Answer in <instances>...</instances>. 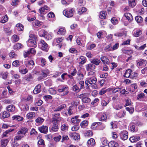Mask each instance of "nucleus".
Returning <instances> with one entry per match:
<instances>
[{"instance_id":"obj_1","label":"nucleus","mask_w":147,"mask_h":147,"mask_svg":"<svg viewBox=\"0 0 147 147\" xmlns=\"http://www.w3.org/2000/svg\"><path fill=\"white\" fill-rule=\"evenodd\" d=\"M57 90L59 92H63V95H66L68 93L69 88L66 85H62L58 86Z\"/></svg>"},{"instance_id":"obj_2","label":"nucleus","mask_w":147,"mask_h":147,"mask_svg":"<svg viewBox=\"0 0 147 147\" xmlns=\"http://www.w3.org/2000/svg\"><path fill=\"white\" fill-rule=\"evenodd\" d=\"M79 97L82 99V102L84 103H89L91 101V99L87 96V94H80L79 96Z\"/></svg>"},{"instance_id":"obj_3","label":"nucleus","mask_w":147,"mask_h":147,"mask_svg":"<svg viewBox=\"0 0 147 147\" xmlns=\"http://www.w3.org/2000/svg\"><path fill=\"white\" fill-rule=\"evenodd\" d=\"M38 46L39 47L43 50L46 51H47L48 50V45L43 40H41L38 43Z\"/></svg>"},{"instance_id":"obj_4","label":"nucleus","mask_w":147,"mask_h":147,"mask_svg":"<svg viewBox=\"0 0 147 147\" xmlns=\"http://www.w3.org/2000/svg\"><path fill=\"white\" fill-rule=\"evenodd\" d=\"M52 123L51 126L50 127V130L51 132H56L59 129V125L58 123H56L55 122H53L52 121Z\"/></svg>"},{"instance_id":"obj_5","label":"nucleus","mask_w":147,"mask_h":147,"mask_svg":"<svg viewBox=\"0 0 147 147\" xmlns=\"http://www.w3.org/2000/svg\"><path fill=\"white\" fill-rule=\"evenodd\" d=\"M75 9L73 8L66 9L63 11V13L66 17L70 18L73 16V13L75 11Z\"/></svg>"},{"instance_id":"obj_6","label":"nucleus","mask_w":147,"mask_h":147,"mask_svg":"<svg viewBox=\"0 0 147 147\" xmlns=\"http://www.w3.org/2000/svg\"><path fill=\"white\" fill-rule=\"evenodd\" d=\"M97 80L96 78L94 76L88 78L86 79L85 83L88 86V83L90 84H94L96 82Z\"/></svg>"},{"instance_id":"obj_7","label":"nucleus","mask_w":147,"mask_h":147,"mask_svg":"<svg viewBox=\"0 0 147 147\" xmlns=\"http://www.w3.org/2000/svg\"><path fill=\"white\" fill-rule=\"evenodd\" d=\"M119 134L120 139L123 140H126L128 138V133L125 130L121 131Z\"/></svg>"},{"instance_id":"obj_8","label":"nucleus","mask_w":147,"mask_h":147,"mask_svg":"<svg viewBox=\"0 0 147 147\" xmlns=\"http://www.w3.org/2000/svg\"><path fill=\"white\" fill-rule=\"evenodd\" d=\"M28 47H36L37 46L36 42V40L29 39L27 42Z\"/></svg>"},{"instance_id":"obj_9","label":"nucleus","mask_w":147,"mask_h":147,"mask_svg":"<svg viewBox=\"0 0 147 147\" xmlns=\"http://www.w3.org/2000/svg\"><path fill=\"white\" fill-rule=\"evenodd\" d=\"M86 70L88 71H91L94 70L95 68V66L92 64L90 63L86 65Z\"/></svg>"},{"instance_id":"obj_10","label":"nucleus","mask_w":147,"mask_h":147,"mask_svg":"<svg viewBox=\"0 0 147 147\" xmlns=\"http://www.w3.org/2000/svg\"><path fill=\"white\" fill-rule=\"evenodd\" d=\"M38 130L42 133L47 134L48 132V127L47 126L42 125L38 127Z\"/></svg>"},{"instance_id":"obj_11","label":"nucleus","mask_w":147,"mask_h":147,"mask_svg":"<svg viewBox=\"0 0 147 147\" xmlns=\"http://www.w3.org/2000/svg\"><path fill=\"white\" fill-rule=\"evenodd\" d=\"M87 145L88 147H93L95 145L94 140L91 138L88 141Z\"/></svg>"},{"instance_id":"obj_12","label":"nucleus","mask_w":147,"mask_h":147,"mask_svg":"<svg viewBox=\"0 0 147 147\" xmlns=\"http://www.w3.org/2000/svg\"><path fill=\"white\" fill-rule=\"evenodd\" d=\"M34 62L32 60L28 61L26 64V67L30 68V69H32L34 67Z\"/></svg>"},{"instance_id":"obj_13","label":"nucleus","mask_w":147,"mask_h":147,"mask_svg":"<svg viewBox=\"0 0 147 147\" xmlns=\"http://www.w3.org/2000/svg\"><path fill=\"white\" fill-rule=\"evenodd\" d=\"M28 129L26 127H22L21 128V129L19 131L17 134L18 135L22 134V136H24L25 134L28 132Z\"/></svg>"},{"instance_id":"obj_14","label":"nucleus","mask_w":147,"mask_h":147,"mask_svg":"<svg viewBox=\"0 0 147 147\" xmlns=\"http://www.w3.org/2000/svg\"><path fill=\"white\" fill-rule=\"evenodd\" d=\"M79 117L78 116H76L72 118L71 120V122L75 124H78L80 121V120L78 119Z\"/></svg>"},{"instance_id":"obj_15","label":"nucleus","mask_w":147,"mask_h":147,"mask_svg":"<svg viewBox=\"0 0 147 147\" xmlns=\"http://www.w3.org/2000/svg\"><path fill=\"white\" fill-rule=\"evenodd\" d=\"M66 32V30L64 27H61L59 28L57 32V34L59 35H65Z\"/></svg>"},{"instance_id":"obj_16","label":"nucleus","mask_w":147,"mask_h":147,"mask_svg":"<svg viewBox=\"0 0 147 147\" xmlns=\"http://www.w3.org/2000/svg\"><path fill=\"white\" fill-rule=\"evenodd\" d=\"M74 140H78L80 138V135L78 133H73L70 134L69 135Z\"/></svg>"},{"instance_id":"obj_17","label":"nucleus","mask_w":147,"mask_h":147,"mask_svg":"<svg viewBox=\"0 0 147 147\" xmlns=\"http://www.w3.org/2000/svg\"><path fill=\"white\" fill-rule=\"evenodd\" d=\"M66 105L65 104H62L54 110V112L60 111L66 107Z\"/></svg>"},{"instance_id":"obj_18","label":"nucleus","mask_w":147,"mask_h":147,"mask_svg":"<svg viewBox=\"0 0 147 147\" xmlns=\"http://www.w3.org/2000/svg\"><path fill=\"white\" fill-rule=\"evenodd\" d=\"M91 62L93 64H94L96 65H98L100 62V61L98 58H94L92 59Z\"/></svg>"},{"instance_id":"obj_19","label":"nucleus","mask_w":147,"mask_h":147,"mask_svg":"<svg viewBox=\"0 0 147 147\" xmlns=\"http://www.w3.org/2000/svg\"><path fill=\"white\" fill-rule=\"evenodd\" d=\"M35 114L34 112H30L28 113L26 115L27 119H33L35 116Z\"/></svg>"},{"instance_id":"obj_20","label":"nucleus","mask_w":147,"mask_h":147,"mask_svg":"<svg viewBox=\"0 0 147 147\" xmlns=\"http://www.w3.org/2000/svg\"><path fill=\"white\" fill-rule=\"evenodd\" d=\"M41 86L40 84L37 85L33 91V93L34 94H37L39 93L40 91Z\"/></svg>"},{"instance_id":"obj_21","label":"nucleus","mask_w":147,"mask_h":147,"mask_svg":"<svg viewBox=\"0 0 147 147\" xmlns=\"http://www.w3.org/2000/svg\"><path fill=\"white\" fill-rule=\"evenodd\" d=\"M100 60L104 64H108L109 63V60L106 57H100Z\"/></svg>"},{"instance_id":"obj_22","label":"nucleus","mask_w":147,"mask_h":147,"mask_svg":"<svg viewBox=\"0 0 147 147\" xmlns=\"http://www.w3.org/2000/svg\"><path fill=\"white\" fill-rule=\"evenodd\" d=\"M146 64V60L141 59L137 63V64L140 66H141L145 65Z\"/></svg>"},{"instance_id":"obj_23","label":"nucleus","mask_w":147,"mask_h":147,"mask_svg":"<svg viewBox=\"0 0 147 147\" xmlns=\"http://www.w3.org/2000/svg\"><path fill=\"white\" fill-rule=\"evenodd\" d=\"M13 120H15L18 121H21L24 119L23 117L20 115H14L12 117Z\"/></svg>"},{"instance_id":"obj_24","label":"nucleus","mask_w":147,"mask_h":147,"mask_svg":"<svg viewBox=\"0 0 147 147\" xmlns=\"http://www.w3.org/2000/svg\"><path fill=\"white\" fill-rule=\"evenodd\" d=\"M44 120L43 118L39 117L36 119L35 121L37 124L39 125L42 124Z\"/></svg>"},{"instance_id":"obj_25","label":"nucleus","mask_w":147,"mask_h":147,"mask_svg":"<svg viewBox=\"0 0 147 147\" xmlns=\"http://www.w3.org/2000/svg\"><path fill=\"white\" fill-rule=\"evenodd\" d=\"M108 146L109 147H118V144L115 141H111L109 143Z\"/></svg>"},{"instance_id":"obj_26","label":"nucleus","mask_w":147,"mask_h":147,"mask_svg":"<svg viewBox=\"0 0 147 147\" xmlns=\"http://www.w3.org/2000/svg\"><path fill=\"white\" fill-rule=\"evenodd\" d=\"M124 16L129 22L133 20L132 16L130 13H125Z\"/></svg>"},{"instance_id":"obj_27","label":"nucleus","mask_w":147,"mask_h":147,"mask_svg":"<svg viewBox=\"0 0 147 147\" xmlns=\"http://www.w3.org/2000/svg\"><path fill=\"white\" fill-rule=\"evenodd\" d=\"M79 61L80 62H79V63L83 65L86 62V59L85 57L82 56L80 57Z\"/></svg>"},{"instance_id":"obj_28","label":"nucleus","mask_w":147,"mask_h":147,"mask_svg":"<svg viewBox=\"0 0 147 147\" xmlns=\"http://www.w3.org/2000/svg\"><path fill=\"white\" fill-rule=\"evenodd\" d=\"M6 109L7 111L9 112H13L15 110V107L13 105H11L7 106Z\"/></svg>"},{"instance_id":"obj_29","label":"nucleus","mask_w":147,"mask_h":147,"mask_svg":"<svg viewBox=\"0 0 147 147\" xmlns=\"http://www.w3.org/2000/svg\"><path fill=\"white\" fill-rule=\"evenodd\" d=\"M131 71H132L130 69L126 70L124 75V76L127 78H130Z\"/></svg>"},{"instance_id":"obj_30","label":"nucleus","mask_w":147,"mask_h":147,"mask_svg":"<svg viewBox=\"0 0 147 147\" xmlns=\"http://www.w3.org/2000/svg\"><path fill=\"white\" fill-rule=\"evenodd\" d=\"M104 50L106 52L112 51L111 44H110L106 46L104 48Z\"/></svg>"},{"instance_id":"obj_31","label":"nucleus","mask_w":147,"mask_h":147,"mask_svg":"<svg viewBox=\"0 0 147 147\" xmlns=\"http://www.w3.org/2000/svg\"><path fill=\"white\" fill-rule=\"evenodd\" d=\"M73 90L76 92H79L81 89L80 88L77 84L74 85L72 87Z\"/></svg>"},{"instance_id":"obj_32","label":"nucleus","mask_w":147,"mask_h":147,"mask_svg":"<svg viewBox=\"0 0 147 147\" xmlns=\"http://www.w3.org/2000/svg\"><path fill=\"white\" fill-rule=\"evenodd\" d=\"M48 9L49 8L47 6H45L44 7H42L39 9V11L40 13L42 14L46 12V10H48Z\"/></svg>"},{"instance_id":"obj_33","label":"nucleus","mask_w":147,"mask_h":147,"mask_svg":"<svg viewBox=\"0 0 147 147\" xmlns=\"http://www.w3.org/2000/svg\"><path fill=\"white\" fill-rule=\"evenodd\" d=\"M87 9L85 7H81L78 10V14L80 15H82L83 13L86 11Z\"/></svg>"},{"instance_id":"obj_34","label":"nucleus","mask_w":147,"mask_h":147,"mask_svg":"<svg viewBox=\"0 0 147 147\" xmlns=\"http://www.w3.org/2000/svg\"><path fill=\"white\" fill-rule=\"evenodd\" d=\"M23 47V46L20 43H18L13 46V49H18L22 48Z\"/></svg>"},{"instance_id":"obj_35","label":"nucleus","mask_w":147,"mask_h":147,"mask_svg":"<svg viewBox=\"0 0 147 147\" xmlns=\"http://www.w3.org/2000/svg\"><path fill=\"white\" fill-rule=\"evenodd\" d=\"M140 140V137L139 136H135L130 137L129 140L132 142L138 141Z\"/></svg>"},{"instance_id":"obj_36","label":"nucleus","mask_w":147,"mask_h":147,"mask_svg":"<svg viewBox=\"0 0 147 147\" xmlns=\"http://www.w3.org/2000/svg\"><path fill=\"white\" fill-rule=\"evenodd\" d=\"M107 15L106 12L105 11H101L99 15L100 18L103 19L105 18Z\"/></svg>"},{"instance_id":"obj_37","label":"nucleus","mask_w":147,"mask_h":147,"mask_svg":"<svg viewBox=\"0 0 147 147\" xmlns=\"http://www.w3.org/2000/svg\"><path fill=\"white\" fill-rule=\"evenodd\" d=\"M77 79L78 80H82L84 78V76L81 71H79L78 73Z\"/></svg>"},{"instance_id":"obj_38","label":"nucleus","mask_w":147,"mask_h":147,"mask_svg":"<svg viewBox=\"0 0 147 147\" xmlns=\"http://www.w3.org/2000/svg\"><path fill=\"white\" fill-rule=\"evenodd\" d=\"M52 119V121L55 122L56 123H58L62 120L63 118L61 117H58L56 118H53Z\"/></svg>"},{"instance_id":"obj_39","label":"nucleus","mask_w":147,"mask_h":147,"mask_svg":"<svg viewBox=\"0 0 147 147\" xmlns=\"http://www.w3.org/2000/svg\"><path fill=\"white\" fill-rule=\"evenodd\" d=\"M135 20L138 23H142L143 21V19L142 18L139 16L136 17Z\"/></svg>"},{"instance_id":"obj_40","label":"nucleus","mask_w":147,"mask_h":147,"mask_svg":"<svg viewBox=\"0 0 147 147\" xmlns=\"http://www.w3.org/2000/svg\"><path fill=\"white\" fill-rule=\"evenodd\" d=\"M144 97V93L141 92L138 95L137 99L138 100L140 101H142V99Z\"/></svg>"},{"instance_id":"obj_41","label":"nucleus","mask_w":147,"mask_h":147,"mask_svg":"<svg viewBox=\"0 0 147 147\" xmlns=\"http://www.w3.org/2000/svg\"><path fill=\"white\" fill-rule=\"evenodd\" d=\"M18 30L19 31H23L24 29L23 26L21 24H18L16 25Z\"/></svg>"},{"instance_id":"obj_42","label":"nucleus","mask_w":147,"mask_h":147,"mask_svg":"<svg viewBox=\"0 0 147 147\" xmlns=\"http://www.w3.org/2000/svg\"><path fill=\"white\" fill-rule=\"evenodd\" d=\"M129 6L132 7H134L136 5L135 0H129Z\"/></svg>"},{"instance_id":"obj_43","label":"nucleus","mask_w":147,"mask_h":147,"mask_svg":"<svg viewBox=\"0 0 147 147\" xmlns=\"http://www.w3.org/2000/svg\"><path fill=\"white\" fill-rule=\"evenodd\" d=\"M146 44H145L139 47L137 45H135V48L138 50H143L146 47Z\"/></svg>"},{"instance_id":"obj_44","label":"nucleus","mask_w":147,"mask_h":147,"mask_svg":"<svg viewBox=\"0 0 147 147\" xmlns=\"http://www.w3.org/2000/svg\"><path fill=\"white\" fill-rule=\"evenodd\" d=\"M42 23V22H40L38 20H36L33 23V25L35 27H38L41 26Z\"/></svg>"},{"instance_id":"obj_45","label":"nucleus","mask_w":147,"mask_h":147,"mask_svg":"<svg viewBox=\"0 0 147 147\" xmlns=\"http://www.w3.org/2000/svg\"><path fill=\"white\" fill-rule=\"evenodd\" d=\"M8 73L7 72H2L0 73V77H2L3 79H6Z\"/></svg>"},{"instance_id":"obj_46","label":"nucleus","mask_w":147,"mask_h":147,"mask_svg":"<svg viewBox=\"0 0 147 147\" xmlns=\"http://www.w3.org/2000/svg\"><path fill=\"white\" fill-rule=\"evenodd\" d=\"M68 126L67 124H62L61 127V130L63 131H67L68 129Z\"/></svg>"},{"instance_id":"obj_47","label":"nucleus","mask_w":147,"mask_h":147,"mask_svg":"<svg viewBox=\"0 0 147 147\" xmlns=\"http://www.w3.org/2000/svg\"><path fill=\"white\" fill-rule=\"evenodd\" d=\"M130 88L132 90H131L130 91L131 92L134 91L137 88V87L136 84H134L131 85L130 86Z\"/></svg>"},{"instance_id":"obj_48","label":"nucleus","mask_w":147,"mask_h":147,"mask_svg":"<svg viewBox=\"0 0 147 147\" xmlns=\"http://www.w3.org/2000/svg\"><path fill=\"white\" fill-rule=\"evenodd\" d=\"M88 124V123L87 121L86 120L83 121L80 123V125L81 127L82 128H84L85 127L87 126Z\"/></svg>"},{"instance_id":"obj_49","label":"nucleus","mask_w":147,"mask_h":147,"mask_svg":"<svg viewBox=\"0 0 147 147\" xmlns=\"http://www.w3.org/2000/svg\"><path fill=\"white\" fill-rule=\"evenodd\" d=\"M8 140L7 139L2 140H1V145L3 146H5L8 142Z\"/></svg>"},{"instance_id":"obj_50","label":"nucleus","mask_w":147,"mask_h":147,"mask_svg":"<svg viewBox=\"0 0 147 147\" xmlns=\"http://www.w3.org/2000/svg\"><path fill=\"white\" fill-rule=\"evenodd\" d=\"M19 37L17 35H14L12 37V41L13 42H17L19 40Z\"/></svg>"},{"instance_id":"obj_51","label":"nucleus","mask_w":147,"mask_h":147,"mask_svg":"<svg viewBox=\"0 0 147 147\" xmlns=\"http://www.w3.org/2000/svg\"><path fill=\"white\" fill-rule=\"evenodd\" d=\"M129 126L130 129L131 131L134 132L136 131L135 125L134 123H131L130 124Z\"/></svg>"},{"instance_id":"obj_52","label":"nucleus","mask_w":147,"mask_h":147,"mask_svg":"<svg viewBox=\"0 0 147 147\" xmlns=\"http://www.w3.org/2000/svg\"><path fill=\"white\" fill-rule=\"evenodd\" d=\"M42 74L43 75L45 76V77H46L49 74V71L48 69H45L42 70Z\"/></svg>"},{"instance_id":"obj_53","label":"nucleus","mask_w":147,"mask_h":147,"mask_svg":"<svg viewBox=\"0 0 147 147\" xmlns=\"http://www.w3.org/2000/svg\"><path fill=\"white\" fill-rule=\"evenodd\" d=\"M110 91V89H105V88L102 89L99 92V94L100 95H102L106 93L107 91Z\"/></svg>"},{"instance_id":"obj_54","label":"nucleus","mask_w":147,"mask_h":147,"mask_svg":"<svg viewBox=\"0 0 147 147\" xmlns=\"http://www.w3.org/2000/svg\"><path fill=\"white\" fill-rule=\"evenodd\" d=\"M109 102V100H102L101 101V104L103 106H106Z\"/></svg>"},{"instance_id":"obj_55","label":"nucleus","mask_w":147,"mask_h":147,"mask_svg":"<svg viewBox=\"0 0 147 147\" xmlns=\"http://www.w3.org/2000/svg\"><path fill=\"white\" fill-rule=\"evenodd\" d=\"M85 4V0H78V5L80 6H83Z\"/></svg>"},{"instance_id":"obj_56","label":"nucleus","mask_w":147,"mask_h":147,"mask_svg":"<svg viewBox=\"0 0 147 147\" xmlns=\"http://www.w3.org/2000/svg\"><path fill=\"white\" fill-rule=\"evenodd\" d=\"M138 74L136 73L132 72L131 71L130 78L131 79H135L138 76Z\"/></svg>"},{"instance_id":"obj_57","label":"nucleus","mask_w":147,"mask_h":147,"mask_svg":"<svg viewBox=\"0 0 147 147\" xmlns=\"http://www.w3.org/2000/svg\"><path fill=\"white\" fill-rule=\"evenodd\" d=\"M102 143L103 145L106 146L108 143V141L105 138H103L101 139Z\"/></svg>"},{"instance_id":"obj_58","label":"nucleus","mask_w":147,"mask_h":147,"mask_svg":"<svg viewBox=\"0 0 147 147\" xmlns=\"http://www.w3.org/2000/svg\"><path fill=\"white\" fill-rule=\"evenodd\" d=\"M85 136H91L93 135V133L92 131L90 130H89L88 131H86L85 133Z\"/></svg>"},{"instance_id":"obj_59","label":"nucleus","mask_w":147,"mask_h":147,"mask_svg":"<svg viewBox=\"0 0 147 147\" xmlns=\"http://www.w3.org/2000/svg\"><path fill=\"white\" fill-rule=\"evenodd\" d=\"M73 109V107L71 106L69 107L68 109V113L69 115H72L73 113L72 109Z\"/></svg>"},{"instance_id":"obj_60","label":"nucleus","mask_w":147,"mask_h":147,"mask_svg":"<svg viewBox=\"0 0 147 147\" xmlns=\"http://www.w3.org/2000/svg\"><path fill=\"white\" fill-rule=\"evenodd\" d=\"M28 71V70L26 68L25 69L22 68L19 69V72L22 74H25L27 73Z\"/></svg>"},{"instance_id":"obj_61","label":"nucleus","mask_w":147,"mask_h":147,"mask_svg":"<svg viewBox=\"0 0 147 147\" xmlns=\"http://www.w3.org/2000/svg\"><path fill=\"white\" fill-rule=\"evenodd\" d=\"M47 33V32L44 30H42L39 32V35L40 36H45Z\"/></svg>"},{"instance_id":"obj_62","label":"nucleus","mask_w":147,"mask_h":147,"mask_svg":"<svg viewBox=\"0 0 147 147\" xmlns=\"http://www.w3.org/2000/svg\"><path fill=\"white\" fill-rule=\"evenodd\" d=\"M125 115V112L124 111H123V112H120L118 113L117 114V116L119 118H121L123 117Z\"/></svg>"},{"instance_id":"obj_63","label":"nucleus","mask_w":147,"mask_h":147,"mask_svg":"<svg viewBox=\"0 0 147 147\" xmlns=\"http://www.w3.org/2000/svg\"><path fill=\"white\" fill-rule=\"evenodd\" d=\"M107 116L106 114L105 113H103L101 116L100 120V121H105L107 119Z\"/></svg>"},{"instance_id":"obj_64","label":"nucleus","mask_w":147,"mask_h":147,"mask_svg":"<svg viewBox=\"0 0 147 147\" xmlns=\"http://www.w3.org/2000/svg\"><path fill=\"white\" fill-rule=\"evenodd\" d=\"M80 101L78 100L73 101L71 102L72 106L77 107Z\"/></svg>"}]
</instances>
